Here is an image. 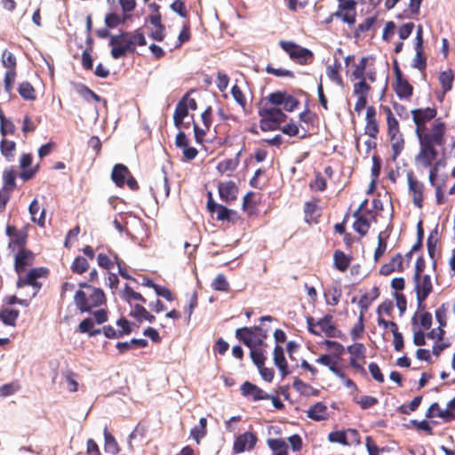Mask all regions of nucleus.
<instances>
[{
  "label": "nucleus",
  "instance_id": "1",
  "mask_svg": "<svg viewBox=\"0 0 455 455\" xmlns=\"http://www.w3.org/2000/svg\"><path fill=\"white\" fill-rule=\"evenodd\" d=\"M130 34L126 31H122L120 34L111 36L108 45L111 46V57L115 60H118L126 56L128 53H133L136 51L133 42L126 37Z\"/></svg>",
  "mask_w": 455,
  "mask_h": 455
},
{
  "label": "nucleus",
  "instance_id": "2",
  "mask_svg": "<svg viewBox=\"0 0 455 455\" xmlns=\"http://www.w3.org/2000/svg\"><path fill=\"white\" fill-rule=\"evenodd\" d=\"M279 45L289 55L291 60L300 65L310 63L314 58V53L311 50L302 47L293 41L281 40Z\"/></svg>",
  "mask_w": 455,
  "mask_h": 455
},
{
  "label": "nucleus",
  "instance_id": "3",
  "mask_svg": "<svg viewBox=\"0 0 455 455\" xmlns=\"http://www.w3.org/2000/svg\"><path fill=\"white\" fill-rule=\"evenodd\" d=\"M258 442V437L255 433L244 432L237 435L234 441L233 451L234 453H242L245 451H251Z\"/></svg>",
  "mask_w": 455,
  "mask_h": 455
},
{
  "label": "nucleus",
  "instance_id": "4",
  "mask_svg": "<svg viewBox=\"0 0 455 455\" xmlns=\"http://www.w3.org/2000/svg\"><path fill=\"white\" fill-rule=\"evenodd\" d=\"M235 337L247 347H259L265 345L262 339L257 337L252 327H242L235 331Z\"/></svg>",
  "mask_w": 455,
  "mask_h": 455
},
{
  "label": "nucleus",
  "instance_id": "5",
  "mask_svg": "<svg viewBox=\"0 0 455 455\" xmlns=\"http://www.w3.org/2000/svg\"><path fill=\"white\" fill-rule=\"evenodd\" d=\"M407 180L409 191L413 194L414 205L418 208H422L424 185L414 177L412 171L407 172Z\"/></svg>",
  "mask_w": 455,
  "mask_h": 455
},
{
  "label": "nucleus",
  "instance_id": "6",
  "mask_svg": "<svg viewBox=\"0 0 455 455\" xmlns=\"http://www.w3.org/2000/svg\"><path fill=\"white\" fill-rule=\"evenodd\" d=\"M240 390L243 396L251 397V400L253 402L268 400L270 398V395H268L257 385L250 381L243 382L241 385Z\"/></svg>",
  "mask_w": 455,
  "mask_h": 455
},
{
  "label": "nucleus",
  "instance_id": "7",
  "mask_svg": "<svg viewBox=\"0 0 455 455\" xmlns=\"http://www.w3.org/2000/svg\"><path fill=\"white\" fill-rule=\"evenodd\" d=\"M332 315L330 314L325 315L323 317L316 321V324L320 327L321 332H323L328 338H339L345 339V334L331 323Z\"/></svg>",
  "mask_w": 455,
  "mask_h": 455
},
{
  "label": "nucleus",
  "instance_id": "8",
  "mask_svg": "<svg viewBox=\"0 0 455 455\" xmlns=\"http://www.w3.org/2000/svg\"><path fill=\"white\" fill-rule=\"evenodd\" d=\"M219 196L221 201L229 203L237 197L238 188L232 180L220 182L218 186Z\"/></svg>",
  "mask_w": 455,
  "mask_h": 455
},
{
  "label": "nucleus",
  "instance_id": "9",
  "mask_svg": "<svg viewBox=\"0 0 455 455\" xmlns=\"http://www.w3.org/2000/svg\"><path fill=\"white\" fill-rule=\"evenodd\" d=\"M437 111L434 108H416L411 111L412 120L417 127L420 128L427 122L436 116Z\"/></svg>",
  "mask_w": 455,
  "mask_h": 455
},
{
  "label": "nucleus",
  "instance_id": "10",
  "mask_svg": "<svg viewBox=\"0 0 455 455\" xmlns=\"http://www.w3.org/2000/svg\"><path fill=\"white\" fill-rule=\"evenodd\" d=\"M34 259L33 252L26 248H21L19 250L18 253L15 256V263L14 268L15 271L20 275L21 272L26 270V267L28 265H31Z\"/></svg>",
  "mask_w": 455,
  "mask_h": 455
},
{
  "label": "nucleus",
  "instance_id": "11",
  "mask_svg": "<svg viewBox=\"0 0 455 455\" xmlns=\"http://www.w3.org/2000/svg\"><path fill=\"white\" fill-rule=\"evenodd\" d=\"M48 274V269L45 267H35L30 269L25 276L19 275L16 283L17 288L20 289L26 285L30 284L36 279L45 276Z\"/></svg>",
  "mask_w": 455,
  "mask_h": 455
},
{
  "label": "nucleus",
  "instance_id": "12",
  "mask_svg": "<svg viewBox=\"0 0 455 455\" xmlns=\"http://www.w3.org/2000/svg\"><path fill=\"white\" fill-rule=\"evenodd\" d=\"M394 90L401 100L409 99L413 94V87L404 76L395 79Z\"/></svg>",
  "mask_w": 455,
  "mask_h": 455
},
{
  "label": "nucleus",
  "instance_id": "13",
  "mask_svg": "<svg viewBox=\"0 0 455 455\" xmlns=\"http://www.w3.org/2000/svg\"><path fill=\"white\" fill-rule=\"evenodd\" d=\"M395 265H396V270L398 272H403V259L401 253H396L390 260V262L386 263L381 266L379 269V274L382 275H388L392 274L395 270Z\"/></svg>",
  "mask_w": 455,
  "mask_h": 455
},
{
  "label": "nucleus",
  "instance_id": "14",
  "mask_svg": "<svg viewBox=\"0 0 455 455\" xmlns=\"http://www.w3.org/2000/svg\"><path fill=\"white\" fill-rule=\"evenodd\" d=\"M130 174L127 166L123 164H116L113 167L111 179L117 187L122 188L124 186L125 180Z\"/></svg>",
  "mask_w": 455,
  "mask_h": 455
},
{
  "label": "nucleus",
  "instance_id": "15",
  "mask_svg": "<svg viewBox=\"0 0 455 455\" xmlns=\"http://www.w3.org/2000/svg\"><path fill=\"white\" fill-rule=\"evenodd\" d=\"M259 110L264 116L269 117V121L272 123L281 124L288 118V116L281 108L276 107L268 108L265 106L260 108Z\"/></svg>",
  "mask_w": 455,
  "mask_h": 455
},
{
  "label": "nucleus",
  "instance_id": "16",
  "mask_svg": "<svg viewBox=\"0 0 455 455\" xmlns=\"http://www.w3.org/2000/svg\"><path fill=\"white\" fill-rule=\"evenodd\" d=\"M326 411L327 406L322 402H317L308 409L307 416L313 420L321 421L327 419Z\"/></svg>",
  "mask_w": 455,
  "mask_h": 455
},
{
  "label": "nucleus",
  "instance_id": "17",
  "mask_svg": "<svg viewBox=\"0 0 455 455\" xmlns=\"http://www.w3.org/2000/svg\"><path fill=\"white\" fill-rule=\"evenodd\" d=\"M20 311L15 308H8L2 307L0 309V320L6 326L16 325L17 319L19 318Z\"/></svg>",
  "mask_w": 455,
  "mask_h": 455
},
{
  "label": "nucleus",
  "instance_id": "18",
  "mask_svg": "<svg viewBox=\"0 0 455 455\" xmlns=\"http://www.w3.org/2000/svg\"><path fill=\"white\" fill-rule=\"evenodd\" d=\"M120 297L125 300L130 307H132V300H138L146 303L147 299L140 293L135 291L128 283L124 284V290L120 292Z\"/></svg>",
  "mask_w": 455,
  "mask_h": 455
},
{
  "label": "nucleus",
  "instance_id": "19",
  "mask_svg": "<svg viewBox=\"0 0 455 455\" xmlns=\"http://www.w3.org/2000/svg\"><path fill=\"white\" fill-rule=\"evenodd\" d=\"M148 341L145 339H136L133 338L130 341H119L116 343V347L119 351L120 354H124L129 349L132 348V346L144 348L148 347Z\"/></svg>",
  "mask_w": 455,
  "mask_h": 455
},
{
  "label": "nucleus",
  "instance_id": "20",
  "mask_svg": "<svg viewBox=\"0 0 455 455\" xmlns=\"http://www.w3.org/2000/svg\"><path fill=\"white\" fill-rule=\"evenodd\" d=\"M315 362L319 364L324 365L329 368V370L335 374L338 378H342L343 372L338 367V363L336 361H333L331 356L328 354H324L320 355Z\"/></svg>",
  "mask_w": 455,
  "mask_h": 455
},
{
  "label": "nucleus",
  "instance_id": "21",
  "mask_svg": "<svg viewBox=\"0 0 455 455\" xmlns=\"http://www.w3.org/2000/svg\"><path fill=\"white\" fill-rule=\"evenodd\" d=\"M333 259L334 267L340 272H345L348 268L351 262V257L339 250L335 251Z\"/></svg>",
  "mask_w": 455,
  "mask_h": 455
},
{
  "label": "nucleus",
  "instance_id": "22",
  "mask_svg": "<svg viewBox=\"0 0 455 455\" xmlns=\"http://www.w3.org/2000/svg\"><path fill=\"white\" fill-rule=\"evenodd\" d=\"M74 301L81 313L92 312V306H89L87 295L83 290L80 289L76 291Z\"/></svg>",
  "mask_w": 455,
  "mask_h": 455
},
{
  "label": "nucleus",
  "instance_id": "23",
  "mask_svg": "<svg viewBox=\"0 0 455 455\" xmlns=\"http://www.w3.org/2000/svg\"><path fill=\"white\" fill-rule=\"evenodd\" d=\"M104 438H105V444H104L105 452L109 453L111 455H116L119 452L118 444H117L115 437L108 431L107 427H105V428H104Z\"/></svg>",
  "mask_w": 455,
  "mask_h": 455
},
{
  "label": "nucleus",
  "instance_id": "24",
  "mask_svg": "<svg viewBox=\"0 0 455 455\" xmlns=\"http://www.w3.org/2000/svg\"><path fill=\"white\" fill-rule=\"evenodd\" d=\"M454 81V73L451 69L442 71L439 75V82L442 85L443 94L450 92Z\"/></svg>",
  "mask_w": 455,
  "mask_h": 455
},
{
  "label": "nucleus",
  "instance_id": "25",
  "mask_svg": "<svg viewBox=\"0 0 455 455\" xmlns=\"http://www.w3.org/2000/svg\"><path fill=\"white\" fill-rule=\"evenodd\" d=\"M92 293L89 296V306L92 307H98L106 304V296L102 289L100 288H92Z\"/></svg>",
  "mask_w": 455,
  "mask_h": 455
},
{
  "label": "nucleus",
  "instance_id": "26",
  "mask_svg": "<svg viewBox=\"0 0 455 455\" xmlns=\"http://www.w3.org/2000/svg\"><path fill=\"white\" fill-rule=\"evenodd\" d=\"M216 219L220 221L234 222L237 219V212L225 205L219 207Z\"/></svg>",
  "mask_w": 455,
  "mask_h": 455
},
{
  "label": "nucleus",
  "instance_id": "27",
  "mask_svg": "<svg viewBox=\"0 0 455 455\" xmlns=\"http://www.w3.org/2000/svg\"><path fill=\"white\" fill-rule=\"evenodd\" d=\"M387 231H381L378 235V246L374 251V260L377 262L384 255L387 250V240L389 234Z\"/></svg>",
  "mask_w": 455,
  "mask_h": 455
},
{
  "label": "nucleus",
  "instance_id": "28",
  "mask_svg": "<svg viewBox=\"0 0 455 455\" xmlns=\"http://www.w3.org/2000/svg\"><path fill=\"white\" fill-rule=\"evenodd\" d=\"M15 148L16 143L12 140L3 139L0 142L1 153L8 161L12 160Z\"/></svg>",
  "mask_w": 455,
  "mask_h": 455
},
{
  "label": "nucleus",
  "instance_id": "29",
  "mask_svg": "<svg viewBox=\"0 0 455 455\" xmlns=\"http://www.w3.org/2000/svg\"><path fill=\"white\" fill-rule=\"evenodd\" d=\"M267 445L274 453L283 452L288 455V445L282 438H270L267 440Z\"/></svg>",
  "mask_w": 455,
  "mask_h": 455
},
{
  "label": "nucleus",
  "instance_id": "30",
  "mask_svg": "<svg viewBox=\"0 0 455 455\" xmlns=\"http://www.w3.org/2000/svg\"><path fill=\"white\" fill-rule=\"evenodd\" d=\"M250 357L257 368L264 366L267 356L260 347H251Z\"/></svg>",
  "mask_w": 455,
  "mask_h": 455
},
{
  "label": "nucleus",
  "instance_id": "31",
  "mask_svg": "<svg viewBox=\"0 0 455 455\" xmlns=\"http://www.w3.org/2000/svg\"><path fill=\"white\" fill-rule=\"evenodd\" d=\"M162 175L159 184H156V191L153 192V194H163L164 197L166 198L170 194V185L168 183L167 173L164 169L162 170Z\"/></svg>",
  "mask_w": 455,
  "mask_h": 455
},
{
  "label": "nucleus",
  "instance_id": "32",
  "mask_svg": "<svg viewBox=\"0 0 455 455\" xmlns=\"http://www.w3.org/2000/svg\"><path fill=\"white\" fill-rule=\"evenodd\" d=\"M18 92L25 100H34L36 99L34 87L28 82L20 83Z\"/></svg>",
  "mask_w": 455,
  "mask_h": 455
},
{
  "label": "nucleus",
  "instance_id": "33",
  "mask_svg": "<svg viewBox=\"0 0 455 455\" xmlns=\"http://www.w3.org/2000/svg\"><path fill=\"white\" fill-rule=\"evenodd\" d=\"M415 133L419 139V148L428 149L435 147L432 136L429 133H423L419 127L416 128Z\"/></svg>",
  "mask_w": 455,
  "mask_h": 455
},
{
  "label": "nucleus",
  "instance_id": "34",
  "mask_svg": "<svg viewBox=\"0 0 455 455\" xmlns=\"http://www.w3.org/2000/svg\"><path fill=\"white\" fill-rule=\"evenodd\" d=\"M415 287L414 290H420L428 292L433 291V285L431 282V277L429 275H421L420 277L417 279V281H413Z\"/></svg>",
  "mask_w": 455,
  "mask_h": 455
},
{
  "label": "nucleus",
  "instance_id": "35",
  "mask_svg": "<svg viewBox=\"0 0 455 455\" xmlns=\"http://www.w3.org/2000/svg\"><path fill=\"white\" fill-rule=\"evenodd\" d=\"M4 187L3 190L12 191L16 188V173L13 169L4 171L3 175Z\"/></svg>",
  "mask_w": 455,
  "mask_h": 455
},
{
  "label": "nucleus",
  "instance_id": "36",
  "mask_svg": "<svg viewBox=\"0 0 455 455\" xmlns=\"http://www.w3.org/2000/svg\"><path fill=\"white\" fill-rule=\"evenodd\" d=\"M89 268V263L87 259L82 256H77L75 258L72 265L71 270L75 274H83L87 271Z\"/></svg>",
  "mask_w": 455,
  "mask_h": 455
},
{
  "label": "nucleus",
  "instance_id": "37",
  "mask_svg": "<svg viewBox=\"0 0 455 455\" xmlns=\"http://www.w3.org/2000/svg\"><path fill=\"white\" fill-rule=\"evenodd\" d=\"M288 95L286 91H275L268 94L267 100L274 106H283Z\"/></svg>",
  "mask_w": 455,
  "mask_h": 455
},
{
  "label": "nucleus",
  "instance_id": "38",
  "mask_svg": "<svg viewBox=\"0 0 455 455\" xmlns=\"http://www.w3.org/2000/svg\"><path fill=\"white\" fill-rule=\"evenodd\" d=\"M238 166V160L237 159H225L223 161H220L217 165V170L220 174H223L227 172H233L235 171Z\"/></svg>",
  "mask_w": 455,
  "mask_h": 455
},
{
  "label": "nucleus",
  "instance_id": "39",
  "mask_svg": "<svg viewBox=\"0 0 455 455\" xmlns=\"http://www.w3.org/2000/svg\"><path fill=\"white\" fill-rule=\"evenodd\" d=\"M259 116L261 117L259 120V128L262 132L277 131L280 129V124L269 121V117L264 116L259 109Z\"/></svg>",
  "mask_w": 455,
  "mask_h": 455
},
{
  "label": "nucleus",
  "instance_id": "40",
  "mask_svg": "<svg viewBox=\"0 0 455 455\" xmlns=\"http://www.w3.org/2000/svg\"><path fill=\"white\" fill-rule=\"evenodd\" d=\"M347 351L351 355V357L363 359L365 358L366 348L363 343H355L347 347Z\"/></svg>",
  "mask_w": 455,
  "mask_h": 455
},
{
  "label": "nucleus",
  "instance_id": "41",
  "mask_svg": "<svg viewBox=\"0 0 455 455\" xmlns=\"http://www.w3.org/2000/svg\"><path fill=\"white\" fill-rule=\"evenodd\" d=\"M77 92L87 101H89L91 99L97 102L102 100V98L100 95L95 93L92 90L84 84H79Z\"/></svg>",
  "mask_w": 455,
  "mask_h": 455
},
{
  "label": "nucleus",
  "instance_id": "42",
  "mask_svg": "<svg viewBox=\"0 0 455 455\" xmlns=\"http://www.w3.org/2000/svg\"><path fill=\"white\" fill-rule=\"evenodd\" d=\"M328 440L331 443H337L342 445H348L347 430L332 431L328 435Z\"/></svg>",
  "mask_w": 455,
  "mask_h": 455
},
{
  "label": "nucleus",
  "instance_id": "43",
  "mask_svg": "<svg viewBox=\"0 0 455 455\" xmlns=\"http://www.w3.org/2000/svg\"><path fill=\"white\" fill-rule=\"evenodd\" d=\"M404 148V140L403 138L402 133H398V135L395 137V140L392 141V161H395L399 155L402 153Z\"/></svg>",
  "mask_w": 455,
  "mask_h": 455
},
{
  "label": "nucleus",
  "instance_id": "44",
  "mask_svg": "<svg viewBox=\"0 0 455 455\" xmlns=\"http://www.w3.org/2000/svg\"><path fill=\"white\" fill-rule=\"evenodd\" d=\"M371 227L370 221L365 218H357L353 224V228L362 236L365 235Z\"/></svg>",
  "mask_w": 455,
  "mask_h": 455
},
{
  "label": "nucleus",
  "instance_id": "45",
  "mask_svg": "<svg viewBox=\"0 0 455 455\" xmlns=\"http://www.w3.org/2000/svg\"><path fill=\"white\" fill-rule=\"evenodd\" d=\"M212 288L219 291H228L229 283L223 274H219L212 281Z\"/></svg>",
  "mask_w": 455,
  "mask_h": 455
},
{
  "label": "nucleus",
  "instance_id": "46",
  "mask_svg": "<svg viewBox=\"0 0 455 455\" xmlns=\"http://www.w3.org/2000/svg\"><path fill=\"white\" fill-rule=\"evenodd\" d=\"M340 68V63L338 61V60H335V65L334 66H328L326 74L328 77L331 80L336 82L338 84H342V78L339 73V69Z\"/></svg>",
  "mask_w": 455,
  "mask_h": 455
},
{
  "label": "nucleus",
  "instance_id": "47",
  "mask_svg": "<svg viewBox=\"0 0 455 455\" xmlns=\"http://www.w3.org/2000/svg\"><path fill=\"white\" fill-rule=\"evenodd\" d=\"M415 163L420 164L424 168H428L433 164L427 149L424 148H419V152L415 156Z\"/></svg>",
  "mask_w": 455,
  "mask_h": 455
},
{
  "label": "nucleus",
  "instance_id": "48",
  "mask_svg": "<svg viewBox=\"0 0 455 455\" xmlns=\"http://www.w3.org/2000/svg\"><path fill=\"white\" fill-rule=\"evenodd\" d=\"M359 82L354 84V94L367 97L371 86L366 83L365 78H357Z\"/></svg>",
  "mask_w": 455,
  "mask_h": 455
},
{
  "label": "nucleus",
  "instance_id": "49",
  "mask_svg": "<svg viewBox=\"0 0 455 455\" xmlns=\"http://www.w3.org/2000/svg\"><path fill=\"white\" fill-rule=\"evenodd\" d=\"M387 133L390 138V140L393 141V140H395V139L398 135V133H401L400 130H399V123L395 116L387 118Z\"/></svg>",
  "mask_w": 455,
  "mask_h": 455
},
{
  "label": "nucleus",
  "instance_id": "50",
  "mask_svg": "<svg viewBox=\"0 0 455 455\" xmlns=\"http://www.w3.org/2000/svg\"><path fill=\"white\" fill-rule=\"evenodd\" d=\"M132 309L129 313V316L134 318L138 323L143 322V317L147 314L148 310L141 304H135L131 307Z\"/></svg>",
  "mask_w": 455,
  "mask_h": 455
},
{
  "label": "nucleus",
  "instance_id": "51",
  "mask_svg": "<svg viewBox=\"0 0 455 455\" xmlns=\"http://www.w3.org/2000/svg\"><path fill=\"white\" fill-rule=\"evenodd\" d=\"M323 344L329 349L333 348V356L340 358L345 352V347L338 341L325 339Z\"/></svg>",
  "mask_w": 455,
  "mask_h": 455
},
{
  "label": "nucleus",
  "instance_id": "52",
  "mask_svg": "<svg viewBox=\"0 0 455 455\" xmlns=\"http://www.w3.org/2000/svg\"><path fill=\"white\" fill-rule=\"evenodd\" d=\"M368 63V57H363L359 63L355 65V69L352 72L354 78H365V71Z\"/></svg>",
  "mask_w": 455,
  "mask_h": 455
},
{
  "label": "nucleus",
  "instance_id": "53",
  "mask_svg": "<svg viewBox=\"0 0 455 455\" xmlns=\"http://www.w3.org/2000/svg\"><path fill=\"white\" fill-rule=\"evenodd\" d=\"M188 94L184 95L178 102L175 108L174 115L180 117H187L188 116V107L187 104Z\"/></svg>",
  "mask_w": 455,
  "mask_h": 455
},
{
  "label": "nucleus",
  "instance_id": "54",
  "mask_svg": "<svg viewBox=\"0 0 455 455\" xmlns=\"http://www.w3.org/2000/svg\"><path fill=\"white\" fill-rule=\"evenodd\" d=\"M363 331H364L363 318L362 317V315H359L357 323L354 325V327L350 331V336L353 340H356L362 337V334Z\"/></svg>",
  "mask_w": 455,
  "mask_h": 455
},
{
  "label": "nucleus",
  "instance_id": "55",
  "mask_svg": "<svg viewBox=\"0 0 455 455\" xmlns=\"http://www.w3.org/2000/svg\"><path fill=\"white\" fill-rule=\"evenodd\" d=\"M445 165V163L443 160H438L434 164L430 166L429 170V183L431 186H435V181L438 177L439 173V167H443Z\"/></svg>",
  "mask_w": 455,
  "mask_h": 455
},
{
  "label": "nucleus",
  "instance_id": "56",
  "mask_svg": "<svg viewBox=\"0 0 455 455\" xmlns=\"http://www.w3.org/2000/svg\"><path fill=\"white\" fill-rule=\"evenodd\" d=\"M104 21L108 28L113 29L121 25V17L116 12H108L106 14Z\"/></svg>",
  "mask_w": 455,
  "mask_h": 455
},
{
  "label": "nucleus",
  "instance_id": "57",
  "mask_svg": "<svg viewBox=\"0 0 455 455\" xmlns=\"http://www.w3.org/2000/svg\"><path fill=\"white\" fill-rule=\"evenodd\" d=\"M274 364L275 366L288 363L284 356V350L282 346L276 344L274 348Z\"/></svg>",
  "mask_w": 455,
  "mask_h": 455
},
{
  "label": "nucleus",
  "instance_id": "58",
  "mask_svg": "<svg viewBox=\"0 0 455 455\" xmlns=\"http://www.w3.org/2000/svg\"><path fill=\"white\" fill-rule=\"evenodd\" d=\"M266 71L267 73L275 76L277 77L288 76L290 78H294L295 76L292 71L284 68H275L272 67L270 64L267 66Z\"/></svg>",
  "mask_w": 455,
  "mask_h": 455
},
{
  "label": "nucleus",
  "instance_id": "59",
  "mask_svg": "<svg viewBox=\"0 0 455 455\" xmlns=\"http://www.w3.org/2000/svg\"><path fill=\"white\" fill-rule=\"evenodd\" d=\"M363 410H367L378 404L379 400L371 395H363L359 400L355 401Z\"/></svg>",
  "mask_w": 455,
  "mask_h": 455
},
{
  "label": "nucleus",
  "instance_id": "60",
  "mask_svg": "<svg viewBox=\"0 0 455 455\" xmlns=\"http://www.w3.org/2000/svg\"><path fill=\"white\" fill-rule=\"evenodd\" d=\"M170 8L172 12L177 13L181 18L188 17V12L184 1L175 0L173 3L171 4Z\"/></svg>",
  "mask_w": 455,
  "mask_h": 455
},
{
  "label": "nucleus",
  "instance_id": "61",
  "mask_svg": "<svg viewBox=\"0 0 455 455\" xmlns=\"http://www.w3.org/2000/svg\"><path fill=\"white\" fill-rule=\"evenodd\" d=\"M412 68L419 69V71H423L427 68V57L424 52H420L418 51L416 52L415 58L412 60L411 64Z\"/></svg>",
  "mask_w": 455,
  "mask_h": 455
},
{
  "label": "nucleus",
  "instance_id": "62",
  "mask_svg": "<svg viewBox=\"0 0 455 455\" xmlns=\"http://www.w3.org/2000/svg\"><path fill=\"white\" fill-rule=\"evenodd\" d=\"M28 239V233L25 230H20L11 241L9 245L14 244L20 249L25 248Z\"/></svg>",
  "mask_w": 455,
  "mask_h": 455
},
{
  "label": "nucleus",
  "instance_id": "63",
  "mask_svg": "<svg viewBox=\"0 0 455 455\" xmlns=\"http://www.w3.org/2000/svg\"><path fill=\"white\" fill-rule=\"evenodd\" d=\"M231 94L237 104H239L243 108L245 107L246 100L243 91L240 89L238 85L235 84L232 86Z\"/></svg>",
  "mask_w": 455,
  "mask_h": 455
},
{
  "label": "nucleus",
  "instance_id": "64",
  "mask_svg": "<svg viewBox=\"0 0 455 455\" xmlns=\"http://www.w3.org/2000/svg\"><path fill=\"white\" fill-rule=\"evenodd\" d=\"M92 48L85 49L82 53V66L85 70H91L93 67V59L92 57L91 52Z\"/></svg>",
  "mask_w": 455,
  "mask_h": 455
}]
</instances>
